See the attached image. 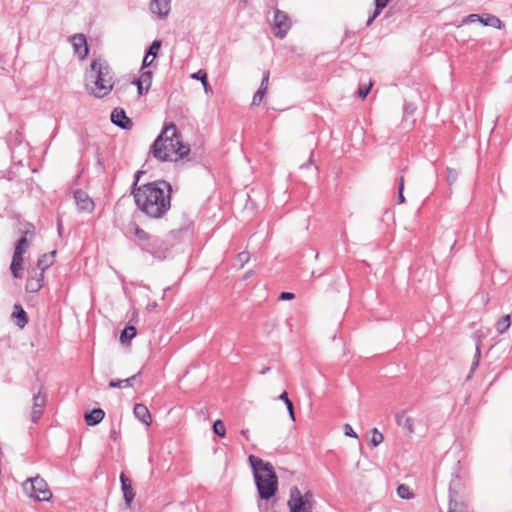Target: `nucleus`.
<instances>
[{
    "instance_id": "nucleus-1",
    "label": "nucleus",
    "mask_w": 512,
    "mask_h": 512,
    "mask_svg": "<svg viewBox=\"0 0 512 512\" xmlns=\"http://www.w3.org/2000/svg\"><path fill=\"white\" fill-rule=\"evenodd\" d=\"M171 184L163 179L142 184L136 189L137 208L151 219H161L171 208Z\"/></svg>"
},
{
    "instance_id": "nucleus-2",
    "label": "nucleus",
    "mask_w": 512,
    "mask_h": 512,
    "mask_svg": "<svg viewBox=\"0 0 512 512\" xmlns=\"http://www.w3.org/2000/svg\"><path fill=\"white\" fill-rule=\"evenodd\" d=\"M189 152L190 147L181 142V134L174 123L165 124L150 147V153L161 162L175 160L174 155L183 159Z\"/></svg>"
},
{
    "instance_id": "nucleus-3",
    "label": "nucleus",
    "mask_w": 512,
    "mask_h": 512,
    "mask_svg": "<svg viewBox=\"0 0 512 512\" xmlns=\"http://www.w3.org/2000/svg\"><path fill=\"white\" fill-rule=\"evenodd\" d=\"M248 462L253 472L259 498L265 501L272 499L278 491V477L273 465L254 455H249Z\"/></svg>"
},
{
    "instance_id": "nucleus-4",
    "label": "nucleus",
    "mask_w": 512,
    "mask_h": 512,
    "mask_svg": "<svg viewBox=\"0 0 512 512\" xmlns=\"http://www.w3.org/2000/svg\"><path fill=\"white\" fill-rule=\"evenodd\" d=\"M86 86L97 98H103L113 89L109 67L100 60L94 59L90 71L86 72Z\"/></svg>"
},
{
    "instance_id": "nucleus-5",
    "label": "nucleus",
    "mask_w": 512,
    "mask_h": 512,
    "mask_svg": "<svg viewBox=\"0 0 512 512\" xmlns=\"http://www.w3.org/2000/svg\"><path fill=\"white\" fill-rule=\"evenodd\" d=\"M22 488L29 498L38 501H49L52 497L46 481L40 476L28 478L23 482Z\"/></svg>"
},
{
    "instance_id": "nucleus-6",
    "label": "nucleus",
    "mask_w": 512,
    "mask_h": 512,
    "mask_svg": "<svg viewBox=\"0 0 512 512\" xmlns=\"http://www.w3.org/2000/svg\"><path fill=\"white\" fill-rule=\"evenodd\" d=\"M312 499L313 494L311 491L302 494L297 486H293L290 489L287 505L290 512H313Z\"/></svg>"
},
{
    "instance_id": "nucleus-7",
    "label": "nucleus",
    "mask_w": 512,
    "mask_h": 512,
    "mask_svg": "<svg viewBox=\"0 0 512 512\" xmlns=\"http://www.w3.org/2000/svg\"><path fill=\"white\" fill-rule=\"evenodd\" d=\"M290 28L291 20L287 13L276 8L274 10L273 17L274 35L279 39H283L287 35Z\"/></svg>"
},
{
    "instance_id": "nucleus-8",
    "label": "nucleus",
    "mask_w": 512,
    "mask_h": 512,
    "mask_svg": "<svg viewBox=\"0 0 512 512\" xmlns=\"http://www.w3.org/2000/svg\"><path fill=\"white\" fill-rule=\"evenodd\" d=\"M139 247L142 251L158 259H162L166 252L163 240L156 236H151L150 240L145 243H139Z\"/></svg>"
},
{
    "instance_id": "nucleus-9",
    "label": "nucleus",
    "mask_w": 512,
    "mask_h": 512,
    "mask_svg": "<svg viewBox=\"0 0 512 512\" xmlns=\"http://www.w3.org/2000/svg\"><path fill=\"white\" fill-rule=\"evenodd\" d=\"M150 12L159 19L168 17L171 10V0H151L149 3Z\"/></svg>"
},
{
    "instance_id": "nucleus-10",
    "label": "nucleus",
    "mask_w": 512,
    "mask_h": 512,
    "mask_svg": "<svg viewBox=\"0 0 512 512\" xmlns=\"http://www.w3.org/2000/svg\"><path fill=\"white\" fill-rule=\"evenodd\" d=\"M46 395L42 394L41 391L33 395V407L31 412V421L33 423H38L41 418L44 408L46 406Z\"/></svg>"
},
{
    "instance_id": "nucleus-11",
    "label": "nucleus",
    "mask_w": 512,
    "mask_h": 512,
    "mask_svg": "<svg viewBox=\"0 0 512 512\" xmlns=\"http://www.w3.org/2000/svg\"><path fill=\"white\" fill-rule=\"evenodd\" d=\"M111 122L124 130H129L133 126V122L127 117L125 110L119 107L111 112Z\"/></svg>"
},
{
    "instance_id": "nucleus-12",
    "label": "nucleus",
    "mask_w": 512,
    "mask_h": 512,
    "mask_svg": "<svg viewBox=\"0 0 512 512\" xmlns=\"http://www.w3.org/2000/svg\"><path fill=\"white\" fill-rule=\"evenodd\" d=\"M74 199L79 211L92 212L94 209V202L89 195L82 189H77L74 192Z\"/></svg>"
},
{
    "instance_id": "nucleus-13",
    "label": "nucleus",
    "mask_w": 512,
    "mask_h": 512,
    "mask_svg": "<svg viewBox=\"0 0 512 512\" xmlns=\"http://www.w3.org/2000/svg\"><path fill=\"white\" fill-rule=\"evenodd\" d=\"M74 52L80 59H85L89 53L86 36L82 33L74 34L71 37Z\"/></svg>"
},
{
    "instance_id": "nucleus-14",
    "label": "nucleus",
    "mask_w": 512,
    "mask_h": 512,
    "mask_svg": "<svg viewBox=\"0 0 512 512\" xmlns=\"http://www.w3.org/2000/svg\"><path fill=\"white\" fill-rule=\"evenodd\" d=\"M460 472V462H457V464L454 467V472L452 474V478L449 483V500L455 499L457 500L459 490L462 487V480L459 475Z\"/></svg>"
},
{
    "instance_id": "nucleus-15",
    "label": "nucleus",
    "mask_w": 512,
    "mask_h": 512,
    "mask_svg": "<svg viewBox=\"0 0 512 512\" xmlns=\"http://www.w3.org/2000/svg\"><path fill=\"white\" fill-rule=\"evenodd\" d=\"M30 276L26 280L25 288L30 293H37L44 285V275L31 271Z\"/></svg>"
},
{
    "instance_id": "nucleus-16",
    "label": "nucleus",
    "mask_w": 512,
    "mask_h": 512,
    "mask_svg": "<svg viewBox=\"0 0 512 512\" xmlns=\"http://www.w3.org/2000/svg\"><path fill=\"white\" fill-rule=\"evenodd\" d=\"M120 482H121V490L123 492L125 504L127 507H130L132 501L135 497V493L132 487L131 480L125 475V473L120 474Z\"/></svg>"
},
{
    "instance_id": "nucleus-17",
    "label": "nucleus",
    "mask_w": 512,
    "mask_h": 512,
    "mask_svg": "<svg viewBox=\"0 0 512 512\" xmlns=\"http://www.w3.org/2000/svg\"><path fill=\"white\" fill-rule=\"evenodd\" d=\"M134 416L146 426H150L152 423V417L147 406L142 403H137L133 409Z\"/></svg>"
},
{
    "instance_id": "nucleus-18",
    "label": "nucleus",
    "mask_w": 512,
    "mask_h": 512,
    "mask_svg": "<svg viewBox=\"0 0 512 512\" xmlns=\"http://www.w3.org/2000/svg\"><path fill=\"white\" fill-rule=\"evenodd\" d=\"M55 254L56 251H52L49 254L41 255L37 260L36 268L32 271H37V273L44 275L45 271L53 265Z\"/></svg>"
},
{
    "instance_id": "nucleus-19",
    "label": "nucleus",
    "mask_w": 512,
    "mask_h": 512,
    "mask_svg": "<svg viewBox=\"0 0 512 512\" xmlns=\"http://www.w3.org/2000/svg\"><path fill=\"white\" fill-rule=\"evenodd\" d=\"M11 317L15 325L20 329H23L28 324V315L20 304L14 305Z\"/></svg>"
},
{
    "instance_id": "nucleus-20",
    "label": "nucleus",
    "mask_w": 512,
    "mask_h": 512,
    "mask_svg": "<svg viewBox=\"0 0 512 512\" xmlns=\"http://www.w3.org/2000/svg\"><path fill=\"white\" fill-rule=\"evenodd\" d=\"M395 420L397 425L402 427L407 434H412L414 432L413 418L406 416L405 411L396 413Z\"/></svg>"
},
{
    "instance_id": "nucleus-21",
    "label": "nucleus",
    "mask_w": 512,
    "mask_h": 512,
    "mask_svg": "<svg viewBox=\"0 0 512 512\" xmlns=\"http://www.w3.org/2000/svg\"><path fill=\"white\" fill-rule=\"evenodd\" d=\"M105 417V412L101 408H94L84 416L85 422L88 426H95L99 424Z\"/></svg>"
},
{
    "instance_id": "nucleus-22",
    "label": "nucleus",
    "mask_w": 512,
    "mask_h": 512,
    "mask_svg": "<svg viewBox=\"0 0 512 512\" xmlns=\"http://www.w3.org/2000/svg\"><path fill=\"white\" fill-rule=\"evenodd\" d=\"M23 255H20L18 252L13 253L10 270L14 278L20 279L22 278V269H23Z\"/></svg>"
},
{
    "instance_id": "nucleus-23",
    "label": "nucleus",
    "mask_w": 512,
    "mask_h": 512,
    "mask_svg": "<svg viewBox=\"0 0 512 512\" xmlns=\"http://www.w3.org/2000/svg\"><path fill=\"white\" fill-rule=\"evenodd\" d=\"M479 22L484 26H490L496 29H501L504 26L503 22L497 16L489 13L481 14Z\"/></svg>"
},
{
    "instance_id": "nucleus-24",
    "label": "nucleus",
    "mask_w": 512,
    "mask_h": 512,
    "mask_svg": "<svg viewBox=\"0 0 512 512\" xmlns=\"http://www.w3.org/2000/svg\"><path fill=\"white\" fill-rule=\"evenodd\" d=\"M140 372L128 377L126 379H113L109 382L110 388H127L132 387L134 381L139 377Z\"/></svg>"
},
{
    "instance_id": "nucleus-25",
    "label": "nucleus",
    "mask_w": 512,
    "mask_h": 512,
    "mask_svg": "<svg viewBox=\"0 0 512 512\" xmlns=\"http://www.w3.org/2000/svg\"><path fill=\"white\" fill-rule=\"evenodd\" d=\"M391 0H375L374 13L368 18L366 25L370 26L382 10L388 5Z\"/></svg>"
},
{
    "instance_id": "nucleus-26",
    "label": "nucleus",
    "mask_w": 512,
    "mask_h": 512,
    "mask_svg": "<svg viewBox=\"0 0 512 512\" xmlns=\"http://www.w3.org/2000/svg\"><path fill=\"white\" fill-rule=\"evenodd\" d=\"M130 229L133 231L136 238L140 241V243H145L150 240L151 236L144 229L140 228L136 223H132L130 225Z\"/></svg>"
},
{
    "instance_id": "nucleus-27",
    "label": "nucleus",
    "mask_w": 512,
    "mask_h": 512,
    "mask_svg": "<svg viewBox=\"0 0 512 512\" xmlns=\"http://www.w3.org/2000/svg\"><path fill=\"white\" fill-rule=\"evenodd\" d=\"M192 226L193 222L186 218L184 220L183 225L180 228L171 230L170 234L172 235L173 238H178L185 233H189L192 229Z\"/></svg>"
},
{
    "instance_id": "nucleus-28",
    "label": "nucleus",
    "mask_w": 512,
    "mask_h": 512,
    "mask_svg": "<svg viewBox=\"0 0 512 512\" xmlns=\"http://www.w3.org/2000/svg\"><path fill=\"white\" fill-rule=\"evenodd\" d=\"M136 328L132 325L126 326L120 335V341L123 344L130 343V341L136 336Z\"/></svg>"
},
{
    "instance_id": "nucleus-29",
    "label": "nucleus",
    "mask_w": 512,
    "mask_h": 512,
    "mask_svg": "<svg viewBox=\"0 0 512 512\" xmlns=\"http://www.w3.org/2000/svg\"><path fill=\"white\" fill-rule=\"evenodd\" d=\"M140 72V77L137 79L145 85V92H148L152 84L153 72L150 70H142Z\"/></svg>"
},
{
    "instance_id": "nucleus-30",
    "label": "nucleus",
    "mask_w": 512,
    "mask_h": 512,
    "mask_svg": "<svg viewBox=\"0 0 512 512\" xmlns=\"http://www.w3.org/2000/svg\"><path fill=\"white\" fill-rule=\"evenodd\" d=\"M511 325L510 315L502 316L496 323V330L498 333H505Z\"/></svg>"
},
{
    "instance_id": "nucleus-31",
    "label": "nucleus",
    "mask_w": 512,
    "mask_h": 512,
    "mask_svg": "<svg viewBox=\"0 0 512 512\" xmlns=\"http://www.w3.org/2000/svg\"><path fill=\"white\" fill-rule=\"evenodd\" d=\"M278 399L285 403V407H287L290 418L293 421H295L294 405L292 401L289 399L288 393L284 391L282 394L279 395Z\"/></svg>"
},
{
    "instance_id": "nucleus-32",
    "label": "nucleus",
    "mask_w": 512,
    "mask_h": 512,
    "mask_svg": "<svg viewBox=\"0 0 512 512\" xmlns=\"http://www.w3.org/2000/svg\"><path fill=\"white\" fill-rule=\"evenodd\" d=\"M371 439H370V445L372 447H377L380 443L383 442L384 436L381 432L378 431L377 428L371 429Z\"/></svg>"
},
{
    "instance_id": "nucleus-33",
    "label": "nucleus",
    "mask_w": 512,
    "mask_h": 512,
    "mask_svg": "<svg viewBox=\"0 0 512 512\" xmlns=\"http://www.w3.org/2000/svg\"><path fill=\"white\" fill-rule=\"evenodd\" d=\"M397 182H398L397 202H398V204H402L405 202V197H404L405 178H404V175H400L399 177H397Z\"/></svg>"
},
{
    "instance_id": "nucleus-34",
    "label": "nucleus",
    "mask_w": 512,
    "mask_h": 512,
    "mask_svg": "<svg viewBox=\"0 0 512 512\" xmlns=\"http://www.w3.org/2000/svg\"><path fill=\"white\" fill-rule=\"evenodd\" d=\"M28 246H29V242H28L26 236L24 235L20 239H18V241L16 242L14 252H18L20 255H23Z\"/></svg>"
},
{
    "instance_id": "nucleus-35",
    "label": "nucleus",
    "mask_w": 512,
    "mask_h": 512,
    "mask_svg": "<svg viewBox=\"0 0 512 512\" xmlns=\"http://www.w3.org/2000/svg\"><path fill=\"white\" fill-rule=\"evenodd\" d=\"M397 494L402 499H411L413 497V493L410 488L405 484H400L397 488Z\"/></svg>"
},
{
    "instance_id": "nucleus-36",
    "label": "nucleus",
    "mask_w": 512,
    "mask_h": 512,
    "mask_svg": "<svg viewBox=\"0 0 512 512\" xmlns=\"http://www.w3.org/2000/svg\"><path fill=\"white\" fill-rule=\"evenodd\" d=\"M213 432L220 436V437H224L225 436V433H226V428H225V424L222 420L220 419H217L214 423H213Z\"/></svg>"
},
{
    "instance_id": "nucleus-37",
    "label": "nucleus",
    "mask_w": 512,
    "mask_h": 512,
    "mask_svg": "<svg viewBox=\"0 0 512 512\" xmlns=\"http://www.w3.org/2000/svg\"><path fill=\"white\" fill-rule=\"evenodd\" d=\"M268 91L266 90H263L261 88H259L254 96H253V99H252V103L251 105L252 106H259L261 104V102L263 101V99L265 98L266 94H267Z\"/></svg>"
},
{
    "instance_id": "nucleus-38",
    "label": "nucleus",
    "mask_w": 512,
    "mask_h": 512,
    "mask_svg": "<svg viewBox=\"0 0 512 512\" xmlns=\"http://www.w3.org/2000/svg\"><path fill=\"white\" fill-rule=\"evenodd\" d=\"M161 45V40H154L146 51L147 56L152 55L153 57H156L161 48Z\"/></svg>"
},
{
    "instance_id": "nucleus-39",
    "label": "nucleus",
    "mask_w": 512,
    "mask_h": 512,
    "mask_svg": "<svg viewBox=\"0 0 512 512\" xmlns=\"http://www.w3.org/2000/svg\"><path fill=\"white\" fill-rule=\"evenodd\" d=\"M458 178V172L453 169V168H450L448 167L447 168V182L449 185H452L456 182Z\"/></svg>"
},
{
    "instance_id": "nucleus-40",
    "label": "nucleus",
    "mask_w": 512,
    "mask_h": 512,
    "mask_svg": "<svg viewBox=\"0 0 512 512\" xmlns=\"http://www.w3.org/2000/svg\"><path fill=\"white\" fill-rule=\"evenodd\" d=\"M144 174V171L138 170L134 175V182L131 185V194L134 196L136 189H139L138 182L140 180V177Z\"/></svg>"
},
{
    "instance_id": "nucleus-41",
    "label": "nucleus",
    "mask_w": 512,
    "mask_h": 512,
    "mask_svg": "<svg viewBox=\"0 0 512 512\" xmlns=\"http://www.w3.org/2000/svg\"><path fill=\"white\" fill-rule=\"evenodd\" d=\"M371 87L372 83H369V85L360 86L357 91L358 97L362 99L365 98L369 94Z\"/></svg>"
},
{
    "instance_id": "nucleus-42",
    "label": "nucleus",
    "mask_w": 512,
    "mask_h": 512,
    "mask_svg": "<svg viewBox=\"0 0 512 512\" xmlns=\"http://www.w3.org/2000/svg\"><path fill=\"white\" fill-rule=\"evenodd\" d=\"M135 85L137 86V93L139 96H142L145 92V85L139 81L137 78L134 79L131 83H128L127 86Z\"/></svg>"
},
{
    "instance_id": "nucleus-43",
    "label": "nucleus",
    "mask_w": 512,
    "mask_h": 512,
    "mask_svg": "<svg viewBox=\"0 0 512 512\" xmlns=\"http://www.w3.org/2000/svg\"><path fill=\"white\" fill-rule=\"evenodd\" d=\"M192 78L200 80L202 84H207V73L204 70H199L192 74Z\"/></svg>"
},
{
    "instance_id": "nucleus-44",
    "label": "nucleus",
    "mask_w": 512,
    "mask_h": 512,
    "mask_svg": "<svg viewBox=\"0 0 512 512\" xmlns=\"http://www.w3.org/2000/svg\"><path fill=\"white\" fill-rule=\"evenodd\" d=\"M269 78H270V72L268 70H266L263 73V77H262L261 84H260L259 88L268 91Z\"/></svg>"
},
{
    "instance_id": "nucleus-45",
    "label": "nucleus",
    "mask_w": 512,
    "mask_h": 512,
    "mask_svg": "<svg viewBox=\"0 0 512 512\" xmlns=\"http://www.w3.org/2000/svg\"><path fill=\"white\" fill-rule=\"evenodd\" d=\"M480 15L479 14H469L468 16L464 17L462 20L463 24H470L474 23L476 21L479 22Z\"/></svg>"
},
{
    "instance_id": "nucleus-46",
    "label": "nucleus",
    "mask_w": 512,
    "mask_h": 512,
    "mask_svg": "<svg viewBox=\"0 0 512 512\" xmlns=\"http://www.w3.org/2000/svg\"><path fill=\"white\" fill-rule=\"evenodd\" d=\"M344 433L346 436L352 437V438H358L357 433L353 430L350 424L346 423L344 425Z\"/></svg>"
},
{
    "instance_id": "nucleus-47",
    "label": "nucleus",
    "mask_w": 512,
    "mask_h": 512,
    "mask_svg": "<svg viewBox=\"0 0 512 512\" xmlns=\"http://www.w3.org/2000/svg\"><path fill=\"white\" fill-rule=\"evenodd\" d=\"M237 259L239 262H241V264L243 265L244 263L248 262L249 259H250V254L249 252L247 251H243V252H240L238 255H237Z\"/></svg>"
},
{
    "instance_id": "nucleus-48",
    "label": "nucleus",
    "mask_w": 512,
    "mask_h": 512,
    "mask_svg": "<svg viewBox=\"0 0 512 512\" xmlns=\"http://www.w3.org/2000/svg\"><path fill=\"white\" fill-rule=\"evenodd\" d=\"M295 298V295L292 292H281L279 295V300H292Z\"/></svg>"
},
{
    "instance_id": "nucleus-49",
    "label": "nucleus",
    "mask_w": 512,
    "mask_h": 512,
    "mask_svg": "<svg viewBox=\"0 0 512 512\" xmlns=\"http://www.w3.org/2000/svg\"><path fill=\"white\" fill-rule=\"evenodd\" d=\"M458 507V502L455 499H450L448 503V512H456Z\"/></svg>"
},
{
    "instance_id": "nucleus-50",
    "label": "nucleus",
    "mask_w": 512,
    "mask_h": 512,
    "mask_svg": "<svg viewBox=\"0 0 512 512\" xmlns=\"http://www.w3.org/2000/svg\"><path fill=\"white\" fill-rule=\"evenodd\" d=\"M149 56H147V54L145 55L143 61H142V66H141V69L140 71L144 70L146 67L148 66H151L152 63H153V59L151 60H148Z\"/></svg>"
},
{
    "instance_id": "nucleus-51",
    "label": "nucleus",
    "mask_w": 512,
    "mask_h": 512,
    "mask_svg": "<svg viewBox=\"0 0 512 512\" xmlns=\"http://www.w3.org/2000/svg\"><path fill=\"white\" fill-rule=\"evenodd\" d=\"M110 439L114 442H116L118 440V432L116 430V428L114 426H112L111 430H110Z\"/></svg>"
},
{
    "instance_id": "nucleus-52",
    "label": "nucleus",
    "mask_w": 512,
    "mask_h": 512,
    "mask_svg": "<svg viewBox=\"0 0 512 512\" xmlns=\"http://www.w3.org/2000/svg\"><path fill=\"white\" fill-rule=\"evenodd\" d=\"M312 163H313V151L311 152V154H310V157H309L308 161H307V162H305V163H303V164H301V165H300V168H301V169L308 168V167H310V166L312 165Z\"/></svg>"
},
{
    "instance_id": "nucleus-53",
    "label": "nucleus",
    "mask_w": 512,
    "mask_h": 512,
    "mask_svg": "<svg viewBox=\"0 0 512 512\" xmlns=\"http://www.w3.org/2000/svg\"><path fill=\"white\" fill-rule=\"evenodd\" d=\"M480 357H481V350H480V347H479V346H476V351H475L474 359H478V360L480 361Z\"/></svg>"
},
{
    "instance_id": "nucleus-54",
    "label": "nucleus",
    "mask_w": 512,
    "mask_h": 512,
    "mask_svg": "<svg viewBox=\"0 0 512 512\" xmlns=\"http://www.w3.org/2000/svg\"><path fill=\"white\" fill-rule=\"evenodd\" d=\"M479 365V360L478 359H474L473 360V363H472V366H471V371L470 373H472Z\"/></svg>"
},
{
    "instance_id": "nucleus-55",
    "label": "nucleus",
    "mask_w": 512,
    "mask_h": 512,
    "mask_svg": "<svg viewBox=\"0 0 512 512\" xmlns=\"http://www.w3.org/2000/svg\"><path fill=\"white\" fill-rule=\"evenodd\" d=\"M258 508H259L260 511H268V505L266 503L263 504V503L259 502L258 503Z\"/></svg>"
},
{
    "instance_id": "nucleus-56",
    "label": "nucleus",
    "mask_w": 512,
    "mask_h": 512,
    "mask_svg": "<svg viewBox=\"0 0 512 512\" xmlns=\"http://www.w3.org/2000/svg\"><path fill=\"white\" fill-rule=\"evenodd\" d=\"M270 370H271V368H270L269 366H265V367H263V368L259 371V373H260L261 375H264V374L268 373Z\"/></svg>"
},
{
    "instance_id": "nucleus-57",
    "label": "nucleus",
    "mask_w": 512,
    "mask_h": 512,
    "mask_svg": "<svg viewBox=\"0 0 512 512\" xmlns=\"http://www.w3.org/2000/svg\"><path fill=\"white\" fill-rule=\"evenodd\" d=\"M241 434L245 437L246 440H249V430L248 429L242 430Z\"/></svg>"
},
{
    "instance_id": "nucleus-58",
    "label": "nucleus",
    "mask_w": 512,
    "mask_h": 512,
    "mask_svg": "<svg viewBox=\"0 0 512 512\" xmlns=\"http://www.w3.org/2000/svg\"><path fill=\"white\" fill-rule=\"evenodd\" d=\"M57 228H58L59 234H61L62 233V224H61L60 220L58 221Z\"/></svg>"
},
{
    "instance_id": "nucleus-59",
    "label": "nucleus",
    "mask_w": 512,
    "mask_h": 512,
    "mask_svg": "<svg viewBox=\"0 0 512 512\" xmlns=\"http://www.w3.org/2000/svg\"><path fill=\"white\" fill-rule=\"evenodd\" d=\"M204 88H205V91L208 90V83L207 84H203Z\"/></svg>"
},
{
    "instance_id": "nucleus-60",
    "label": "nucleus",
    "mask_w": 512,
    "mask_h": 512,
    "mask_svg": "<svg viewBox=\"0 0 512 512\" xmlns=\"http://www.w3.org/2000/svg\"><path fill=\"white\" fill-rule=\"evenodd\" d=\"M119 92H120V89H119V88H117V89L115 90V93H116V94H119Z\"/></svg>"
},
{
    "instance_id": "nucleus-61",
    "label": "nucleus",
    "mask_w": 512,
    "mask_h": 512,
    "mask_svg": "<svg viewBox=\"0 0 512 512\" xmlns=\"http://www.w3.org/2000/svg\"><path fill=\"white\" fill-rule=\"evenodd\" d=\"M318 257H319V253L317 252V253L315 254V258L317 259Z\"/></svg>"
}]
</instances>
